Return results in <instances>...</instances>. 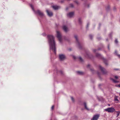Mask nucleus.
Returning a JSON list of instances; mask_svg holds the SVG:
<instances>
[{"instance_id": "f257e3e1", "label": "nucleus", "mask_w": 120, "mask_h": 120, "mask_svg": "<svg viewBox=\"0 0 120 120\" xmlns=\"http://www.w3.org/2000/svg\"><path fill=\"white\" fill-rule=\"evenodd\" d=\"M48 41L50 49L52 50L55 54L56 53V49L55 47V42L54 40V37L52 35L47 36Z\"/></svg>"}, {"instance_id": "f03ea898", "label": "nucleus", "mask_w": 120, "mask_h": 120, "mask_svg": "<svg viewBox=\"0 0 120 120\" xmlns=\"http://www.w3.org/2000/svg\"><path fill=\"white\" fill-rule=\"evenodd\" d=\"M30 5L32 10L35 13L38 14L41 17H43L44 16V15L42 12H41L39 10H38L36 12H35L33 6L32 4H30Z\"/></svg>"}, {"instance_id": "7ed1b4c3", "label": "nucleus", "mask_w": 120, "mask_h": 120, "mask_svg": "<svg viewBox=\"0 0 120 120\" xmlns=\"http://www.w3.org/2000/svg\"><path fill=\"white\" fill-rule=\"evenodd\" d=\"M96 56L99 59H102L103 60V61L106 65H108V64L106 60L103 57L101 54L97 53L96 54Z\"/></svg>"}, {"instance_id": "20e7f679", "label": "nucleus", "mask_w": 120, "mask_h": 120, "mask_svg": "<svg viewBox=\"0 0 120 120\" xmlns=\"http://www.w3.org/2000/svg\"><path fill=\"white\" fill-rule=\"evenodd\" d=\"M56 36L60 42H61L62 41V35L60 32L58 30L56 31Z\"/></svg>"}, {"instance_id": "39448f33", "label": "nucleus", "mask_w": 120, "mask_h": 120, "mask_svg": "<svg viewBox=\"0 0 120 120\" xmlns=\"http://www.w3.org/2000/svg\"><path fill=\"white\" fill-rule=\"evenodd\" d=\"M105 110L109 112H113L115 111V109L113 107H110L105 109Z\"/></svg>"}, {"instance_id": "423d86ee", "label": "nucleus", "mask_w": 120, "mask_h": 120, "mask_svg": "<svg viewBox=\"0 0 120 120\" xmlns=\"http://www.w3.org/2000/svg\"><path fill=\"white\" fill-rule=\"evenodd\" d=\"M99 68L101 70L103 74H105L107 73V72L105 69L101 66L99 65L98 66Z\"/></svg>"}, {"instance_id": "0eeeda50", "label": "nucleus", "mask_w": 120, "mask_h": 120, "mask_svg": "<svg viewBox=\"0 0 120 120\" xmlns=\"http://www.w3.org/2000/svg\"><path fill=\"white\" fill-rule=\"evenodd\" d=\"M59 60L61 61L64 60L65 58V55L62 54H60L59 55Z\"/></svg>"}, {"instance_id": "6e6552de", "label": "nucleus", "mask_w": 120, "mask_h": 120, "mask_svg": "<svg viewBox=\"0 0 120 120\" xmlns=\"http://www.w3.org/2000/svg\"><path fill=\"white\" fill-rule=\"evenodd\" d=\"M99 114H97L94 115L93 117L91 120H97L99 117Z\"/></svg>"}, {"instance_id": "1a4fd4ad", "label": "nucleus", "mask_w": 120, "mask_h": 120, "mask_svg": "<svg viewBox=\"0 0 120 120\" xmlns=\"http://www.w3.org/2000/svg\"><path fill=\"white\" fill-rule=\"evenodd\" d=\"M74 38H75L77 44V45L79 47L80 45V44L78 41V37L76 35H75L74 36Z\"/></svg>"}, {"instance_id": "9d476101", "label": "nucleus", "mask_w": 120, "mask_h": 120, "mask_svg": "<svg viewBox=\"0 0 120 120\" xmlns=\"http://www.w3.org/2000/svg\"><path fill=\"white\" fill-rule=\"evenodd\" d=\"M46 11L49 17H51L52 15V13L51 11H49L48 10H46Z\"/></svg>"}, {"instance_id": "9b49d317", "label": "nucleus", "mask_w": 120, "mask_h": 120, "mask_svg": "<svg viewBox=\"0 0 120 120\" xmlns=\"http://www.w3.org/2000/svg\"><path fill=\"white\" fill-rule=\"evenodd\" d=\"M74 14V13L73 12H70L67 14V16L68 17L71 18L73 16Z\"/></svg>"}, {"instance_id": "f8f14e48", "label": "nucleus", "mask_w": 120, "mask_h": 120, "mask_svg": "<svg viewBox=\"0 0 120 120\" xmlns=\"http://www.w3.org/2000/svg\"><path fill=\"white\" fill-rule=\"evenodd\" d=\"M63 28L64 31L67 32L68 30L67 27L66 26H64L63 27Z\"/></svg>"}, {"instance_id": "ddd939ff", "label": "nucleus", "mask_w": 120, "mask_h": 120, "mask_svg": "<svg viewBox=\"0 0 120 120\" xmlns=\"http://www.w3.org/2000/svg\"><path fill=\"white\" fill-rule=\"evenodd\" d=\"M76 73L77 74L81 75H83L84 74V72L81 71H77Z\"/></svg>"}, {"instance_id": "4468645a", "label": "nucleus", "mask_w": 120, "mask_h": 120, "mask_svg": "<svg viewBox=\"0 0 120 120\" xmlns=\"http://www.w3.org/2000/svg\"><path fill=\"white\" fill-rule=\"evenodd\" d=\"M52 7L55 10L58 9L60 8V6H52Z\"/></svg>"}, {"instance_id": "2eb2a0df", "label": "nucleus", "mask_w": 120, "mask_h": 120, "mask_svg": "<svg viewBox=\"0 0 120 120\" xmlns=\"http://www.w3.org/2000/svg\"><path fill=\"white\" fill-rule=\"evenodd\" d=\"M83 105L85 109L89 111V109L87 107L86 103L85 102H84Z\"/></svg>"}, {"instance_id": "dca6fc26", "label": "nucleus", "mask_w": 120, "mask_h": 120, "mask_svg": "<svg viewBox=\"0 0 120 120\" xmlns=\"http://www.w3.org/2000/svg\"><path fill=\"white\" fill-rule=\"evenodd\" d=\"M111 79L113 81V82H115V83H117L118 82L117 81H116L115 80H114V79H113L112 78H111Z\"/></svg>"}, {"instance_id": "f3484780", "label": "nucleus", "mask_w": 120, "mask_h": 120, "mask_svg": "<svg viewBox=\"0 0 120 120\" xmlns=\"http://www.w3.org/2000/svg\"><path fill=\"white\" fill-rule=\"evenodd\" d=\"M78 21L79 23L81 24L82 23V22L81 21V19L80 18H79L78 19Z\"/></svg>"}, {"instance_id": "a211bd4d", "label": "nucleus", "mask_w": 120, "mask_h": 120, "mask_svg": "<svg viewBox=\"0 0 120 120\" xmlns=\"http://www.w3.org/2000/svg\"><path fill=\"white\" fill-rule=\"evenodd\" d=\"M116 112L117 113V117H118L119 115L120 112L119 111H116Z\"/></svg>"}, {"instance_id": "6ab92c4d", "label": "nucleus", "mask_w": 120, "mask_h": 120, "mask_svg": "<svg viewBox=\"0 0 120 120\" xmlns=\"http://www.w3.org/2000/svg\"><path fill=\"white\" fill-rule=\"evenodd\" d=\"M59 72L61 74H63V72L61 71H57V73H58Z\"/></svg>"}, {"instance_id": "aec40b11", "label": "nucleus", "mask_w": 120, "mask_h": 120, "mask_svg": "<svg viewBox=\"0 0 120 120\" xmlns=\"http://www.w3.org/2000/svg\"><path fill=\"white\" fill-rule=\"evenodd\" d=\"M71 98L72 101L73 102H74V100L73 98L72 97H71Z\"/></svg>"}, {"instance_id": "412c9836", "label": "nucleus", "mask_w": 120, "mask_h": 120, "mask_svg": "<svg viewBox=\"0 0 120 120\" xmlns=\"http://www.w3.org/2000/svg\"><path fill=\"white\" fill-rule=\"evenodd\" d=\"M118 41L117 39H116L115 41V42L117 44L118 43Z\"/></svg>"}, {"instance_id": "4be33fe9", "label": "nucleus", "mask_w": 120, "mask_h": 120, "mask_svg": "<svg viewBox=\"0 0 120 120\" xmlns=\"http://www.w3.org/2000/svg\"><path fill=\"white\" fill-rule=\"evenodd\" d=\"M98 50H99V49H98V50H96V49H94L93 50V51L94 52H96Z\"/></svg>"}, {"instance_id": "5701e85b", "label": "nucleus", "mask_w": 120, "mask_h": 120, "mask_svg": "<svg viewBox=\"0 0 120 120\" xmlns=\"http://www.w3.org/2000/svg\"><path fill=\"white\" fill-rule=\"evenodd\" d=\"M79 58L81 60V61H82V60L81 57H79Z\"/></svg>"}, {"instance_id": "b1692460", "label": "nucleus", "mask_w": 120, "mask_h": 120, "mask_svg": "<svg viewBox=\"0 0 120 120\" xmlns=\"http://www.w3.org/2000/svg\"><path fill=\"white\" fill-rule=\"evenodd\" d=\"M89 36L90 38V39H92V38L93 36L92 35H90Z\"/></svg>"}, {"instance_id": "393cba45", "label": "nucleus", "mask_w": 120, "mask_h": 120, "mask_svg": "<svg viewBox=\"0 0 120 120\" xmlns=\"http://www.w3.org/2000/svg\"><path fill=\"white\" fill-rule=\"evenodd\" d=\"M70 6L72 8L74 7V5H73L72 4H71L70 5Z\"/></svg>"}, {"instance_id": "a878e982", "label": "nucleus", "mask_w": 120, "mask_h": 120, "mask_svg": "<svg viewBox=\"0 0 120 120\" xmlns=\"http://www.w3.org/2000/svg\"><path fill=\"white\" fill-rule=\"evenodd\" d=\"M89 5H90V4H87V6L86 5H85V6H86V7H87L88 8H89Z\"/></svg>"}, {"instance_id": "bb28decb", "label": "nucleus", "mask_w": 120, "mask_h": 120, "mask_svg": "<svg viewBox=\"0 0 120 120\" xmlns=\"http://www.w3.org/2000/svg\"><path fill=\"white\" fill-rule=\"evenodd\" d=\"M115 54L116 55H117L118 54H117V52L116 51H115Z\"/></svg>"}, {"instance_id": "cd10ccee", "label": "nucleus", "mask_w": 120, "mask_h": 120, "mask_svg": "<svg viewBox=\"0 0 120 120\" xmlns=\"http://www.w3.org/2000/svg\"><path fill=\"white\" fill-rule=\"evenodd\" d=\"M90 64H88L87 65V67L88 68H89L90 67Z\"/></svg>"}, {"instance_id": "c85d7f7f", "label": "nucleus", "mask_w": 120, "mask_h": 120, "mask_svg": "<svg viewBox=\"0 0 120 120\" xmlns=\"http://www.w3.org/2000/svg\"><path fill=\"white\" fill-rule=\"evenodd\" d=\"M54 108V106L53 105L51 107V109L52 110Z\"/></svg>"}, {"instance_id": "c756f323", "label": "nucleus", "mask_w": 120, "mask_h": 120, "mask_svg": "<svg viewBox=\"0 0 120 120\" xmlns=\"http://www.w3.org/2000/svg\"><path fill=\"white\" fill-rule=\"evenodd\" d=\"M115 78H116V79H117L118 78V77L117 76H115Z\"/></svg>"}, {"instance_id": "7c9ffc66", "label": "nucleus", "mask_w": 120, "mask_h": 120, "mask_svg": "<svg viewBox=\"0 0 120 120\" xmlns=\"http://www.w3.org/2000/svg\"><path fill=\"white\" fill-rule=\"evenodd\" d=\"M113 70H116V71H117V70H119V69H113Z\"/></svg>"}, {"instance_id": "2f4dec72", "label": "nucleus", "mask_w": 120, "mask_h": 120, "mask_svg": "<svg viewBox=\"0 0 120 120\" xmlns=\"http://www.w3.org/2000/svg\"><path fill=\"white\" fill-rule=\"evenodd\" d=\"M89 25V24L88 23L87 24V26H86V28H88V25Z\"/></svg>"}, {"instance_id": "473e14b6", "label": "nucleus", "mask_w": 120, "mask_h": 120, "mask_svg": "<svg viewBox=\"0 0 120 120\" xmlns=\"http://www.w3.org/2000/svg\"><path fill=\"white\" fill-rule=\"evenodd\" d=\"M118 57H120V55H117Z\"/></svg>"}, {"instance_id": "72a5a7b5", "label": "nucleus", "mask_w": 120, "mask_h": 120, "mask_svg": "<svg viewBox=\"0 0 120 120\" xmlns=\"http://www.w3.org/2000/svg\"><path fill=\"white\" fill-rule=\"evenodd\" d=\"M117 86L120 87V84L118 85Z\"/></svg>"}, {"instance_id": "f704fd0d", "label": "nucleus", "mask_w": 120, "mask_h": 120, "mask_svg": "<svg viewBox=\"0 0 120 120\" xmlns=\"http://www.w3.org/2000/svg\"><path fill=\"white\" fill-rule=\"evenodd\" d=\"M112 33H110V34H109V36L110 37V36H111V35H112Z\"/></svg>"}, {"instance_id": "c9c22d12", "label": "nucleus", "mask_w": 120, "mask_h": 120, "mask_svg": "<svg viewBox=\"0 0 120 120\" xmlns=\"http://www.w3.org/2000/svg\"><path fill=\"white\" fill-rule=\"evenodd\" d=\"M73 58L74 59H75V56H73Z\"/></svg>"}, {"instance_id": "e433bc0d", "label": "nucleus", "mask_w": 120, "mask_h": 120, "mask_svg": "<svg viewBox=\"0 0 120 120\" xmlns=\"http://www.w3.org/2000/svg\"><path fill=\"white\" fill-rule=\"evenodd\" d=\"M108 48L109 49V46H108Z\"/></svg>"}, {"instance_id": "4c0bfd02", "label": "nucleus", "mask_w": 120, "mask_h": 120, "mask_svg": "<svg viewBox=\"0 0 120 120\" xmlns=\"http://www.w3.org/2000/svg\"><path fill=\"white\" fill-rule=\"evenodd\" d=\"M76 3H77V4H78V2H77L76 1Z\"/></svg>"}, {"instance_id": "58836bf2", "label": "nucleus", "mask_w": 120, "mask_h": 120, "mask_svg": "<svg viewBox=\"0 0 120 120\" xmlns=\"http://www.w3.org/2000/svg\"><path fill=\"white\" fill-rule=\"evenodd\" d=\"M108 105L109 106H110V104H108Z\"/></svg>"}, {"instance_id": "ea45409f", "label": "nucleus", "mask_w": 120, "mask_h": 120, "mask_svg": "<svg viewBox=\"0 0 120 120\" xmlns=\"http://www.w3.org/2000/svg\"><path fill=\"white\" fill-rule=\"evenodd\" d=\"M90 70L91 71H92L93 70V69H90Z\"/></svg>"}, {"instance_id": "a19ab883", "label": "nucleus", "mask_w": 120, "mask_h": 120, "mask_svg": "<svg viewBox=\"0 0 120 120\" xmlns=\"http://www.w3.org/2000/svg\"><path fill=\"white\" fill-rule=\"evenodd\" d=\"M45 34H43V35L44 36Z\"/></svg>"}, {"instance_id": "79ce46f5", "label": "nucleus", "mask_w": 120, "mask_h": 120, "mask_svg": "<svg viewBox=\"0 0 120 120\" xmlns=\"http://www.w3.org/2000/svg\"><path fill=\"white\" fill-rule=\"evenodd\" d=\"M106 40L107 41V39Z\"/></svg>"}]
</instances>
